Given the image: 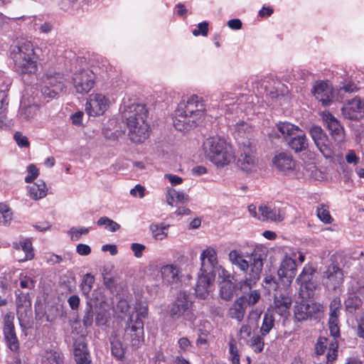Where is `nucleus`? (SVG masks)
<instances>
[{"label":"nucleus","instance_id":"nucleus-38","mask_svg":"<svg viewBox=\"0 0 364 364\" xmlns=\"http://www.w3.org/2000/svg\"><path fill=\"white\" fill-rule=\"evenodd\" d=\"M42 364H63V358L60 353L55 350H46L42 354Z\"/></svg>","mask_w":364,"mask_h":364},{"label":"nucleus","instance_id":"nucleus-9","mask_svg":"<svg viewBox=\"0 0 364 364\" xmlns=\"http://www.w3.org/2000/svg\"><path fill=\"white\" fill-rule=\"evenodd\" d=\"M296 263L295 259L289 255H285L282 259L277 270V276L281 285L284 289L289 288L296 274Z\"/></svg>","mask_w":364,"mask_h":364},{"label":"nucleus","instance_id":"nucleus-24","mask_svg":"<svg viewBox=\"0 0 364 364\" xmlns=\"http://www.w3.org/2000/svg\"><path fill=\"white\" fill-rule=\"evenodd\" d=\"M317 309L316 304L302 301L294 306L295 318L299 321L306 320L312 316Z\"/></svg>","mask_w":364,"mask_h":364},{"label":"nucleus","instance_id":"nucleus-26","mask_svg":"<svg viewBox=\"0 0 364 364\" xmlns=\"http://www.w3.org/2000/svg\"><path fill=\"white\" fill-rule=\"evenodd\" d=\"M288 144L296 153L306 150L309 146L308 139L303 130L289 139Z\"/></svg>","mask_w":364,"mask_h":364},{"label":"nucleus","instance_id":"nucleus-31","mask_svg":"<svg viewBox=\"0 0 364 364\" xmlns=\"http://www.w3.org/2000/svg\"><path fill=\"white\" fill-rule=\"evenodd\" d=\"M219 287V294L221 299L229 301L233 297L235 291V285L232 280L220 281Z\"/></svg>","mask_w":364,"mask_h":364},{"label":"nucleus","instance_id":"nucleus-41","mask_svg":"<svg viewBox=\"0 0 364 364\" xmlns=\"http://www.w3.org/2000/svg\"><path fill=\"white\" fill-rule=\"evenodd\" d=\"M98 226H104L108 231L114 232L119 230L120 225L107 217H101L97 221Z\"/></svg>","mask_w":364,"mask_h":364},{"label":"nucleus","instance_id":"nucleus-46","mask_svg":"<svg viewBox=\"0 0 364 364\" xmlns=\"http://www.w3.org/2000/svg\"><path fill=\"white\" fill-rule=\"evenodd\" d=\"M317 216L318 218L325 223H331L332 218L328 211V207L324 204L320 205L317 208Z\"/></svg>","mask_w":364,"mask_h":364},{"label":"nucleus","instance_id":"nucleus-28","mask_svg":"<svg viewBox=\"0 0 364 364\" xmlns=\"http://www.w3.org/2000/svg\"><path fill=\"white\" fill-rule=\"evenodd\" d=\"M74 354L77 364H91L90 353L85 343H77L75 347Z\"/></svg>","mask_w":364,"mask_h":364},{"label":"nucleus","instance_id":"nucleus-40","mask_svg":"<svg viewBox=\"0 0 364 364\" xmlns=\"http://www.w3.org/2000/svg\"><path fill=\"white\" fill-rule=\"evenodd\" d=\"M315 272L316 269L312 265L307 264L304 267L296 282L298 284L310 282V280L313 279Z\"/></svg>","mask_w":364,"mask_h":364},{"label":"nucleus","instance_id":"nucleus-4","mask_svg":"<svg viewBox=\"0 0 364 364\" xmlns=\"http://www.w3.org/2000/svg\"><path fill=\"white\" fill-rule=\"evenodd\" d=\"M148 317V305L136 301L125 321L124 341L138 348L144 341L143 318Z\"/></svg>","mask_w":364,"mask_h":364},{"label":"nucleus","instance_id":"nucleus-11","mask_svg":"<svg viewBox=\"0 0 364 364\" xmlns=\"http://www.w3.org/2000/svg\"><path fill=\"white\" fill-rule=\"evenodd\" d=\"M343 281V272L337 264H330L322 272V284L328 289L336 290Z\"/></svg>","mask_w":364,"mask_h":364},{"label":"nucleus","instance_id":"nucleus-10","mask_svg":"<svg viewBox=\"0 0 364 364\" xmlns=\"http://www.w3.org/2000/svg\"><path fill=\"white\" fill-rule=\"evenodd\" d=\"M310 135L317 149L326 159L333 157L334 151L327 134L321 127L313 126L309 130Z\"/></svg>","mask_w":364,"mask_h":364},{"label":"nucleus","instance_id":"nucleus-16","mask_svg":"<svg viewBox=\"0 0 364 364\" xmlns=\"http://www.w3.org/2000/svg\"><path fill=\"white\" fill-rule=\"evenodd\" d=\"M192 305L190 295L185 291H179L177 294L174 302L172 304L169 314L172 318L177 319L189 311Z\"/></svg>","mask_w":364,"mask_h":364},{"label":"nucleus","instance_id":"nucleus-1","mask_svg":"<svg viewBox=\"0 0 364 364\" xmlns=\"http://www.w3.org/2000/svg\"><path fill=\"white\" fill-rule=\"evenodd\" d=\"M267 250L264 247L256 246L250 255V261L236 250H231L228 259L232 264L245 273V279L240 282V286L251 287L259 279L263 267V261L267 257Z\"/></svg>","mask_w":364,"mask_h":364},{"label":"nucleus","instance_id":"nucleus-56","mask_svg":"<svg viewBox=\"0 0 364 364\" xmlns=\"http://www.w3.org/2000/svg\"><path fill=\"white\" fill-rule=\"evenodd\" d=\"M17 311L18 312L23 306L30 307L31 301L28 299V296L26 294L19 295L16 301Z\"/></svg>","mask_w":364,"mask_h":364},{"label":"nucleus","instance_id":"nucleus-27","mask_svg":"<svg viewBox=\"0 0 364 364\" xmlns=\"http://www.w3.org/2000/svg\"><path fill=\"white\" fill-rule=\"evenodd\" d=\"M12 246L16 250H23L25 253V257L20 259L21 262L31 260L34 257V252L31 239L26 238L18 242H14Z\"/></svg>","mask_w":364,"mask_h":364},{"label":"nucleus","instance_id":"nucleus-45","mask_svg":"<svg viewBox=\"0 0 364 364\" xmlns=\"http://www.w3.org/2000/svg\"><path fill=\"white\" fill-rule=\"evenodd\" d=\"M94 281H95V278L91 274L87 273L84 276L82 282L80 284V287H81L82 294L84 295H85V296L89 295L91 289H92Z\"/></svg>","mask_w":364,"mask_h":364},{"label":"nucleus","instance_id":"nucleus-37","mask_svg":"<svg viewBox=\"0 0 364 364\" xmlns=\"http://www.w3.org/2000/svg\"><path fill=\"white\" fill-rule=\"evenodd\" d=\"M238 101L237 96L232 93H223L220 97V107L222 109H225L227 112L234 109L235 103Z\"/></svg>","mask_w":364,"mask_h":364},{"label":"nucleus","instance_id":"nucleus-6","mask_svg":"<svg viewBox=\"0 0 364 364\" xmlns=\"http://www.w3.org/2000/svg\"><path fill=\"white\" fill-rule=\"evenodd\" d=\"M17 72L33 74L37 70V57L31 42L24 41L14 47L11 53Z\"/></svg>","mask_w":364,"mask_h":364},{"label":"nucleus","instance_id":"nucleus-22","mask_svg":"<svg viewBox=\"0 0 364 364\" xmlns=\"http://www.w3.org/2000/svg\"><path fill=\"white\" fill-rule=\"evenodd\" d=\"M314 95L324 106H328L333 100L331 86L326 82H317L314 87Z\"/></svg>","mask_w":364,"mask_h":364},{"label":"nucleus","instance_id":"nucleus-2","mask_svg":"<svg viewBox=\"0 0 364 364\" xmlns=\"http://www.w3.org/2000/svg\"><path fill=\"white\" fill-rule=\"evenodd\" d=\"M205 111V105L199 97L193 95L183 99L175 110L173 126L179 131L195 127L202 122Z\"/></svg>","mask_w":364,"mask_h":364},{"label":"nucleus","instance_id":"nucleus-5","mask_svg":"<svg viewBox=\"0 0 364 364\" xmlns=\"http://www.w3.org/2000/svg\"><path fill=\"white\" fill-rule=\"evenodd\" d=\"M203 147L209 160L218 167H223L230 164L234 159L231 145L220 137L207 139Z\"/></svg>","mask_w":364,"mask_h":364},{"label":"nucleus","instance_id":"nucleus-63","mask_svg":"<svg viewBox=\"0 0 364 364\" xmlns=\"http://www.w3.org/2000/svg\"><path fill=\"white\" fill-rule=\"evenodd\" d=\"M76 252L81 256H87L91 253V247L88 245L80 243L76 246Z\"/></svg>","mask_w":364,"mask_h":364},{"label":"nucleus","instance_id":"nucleus-51","mask_svg":"<svg viewBox=\"0 0 364 364\" xmlns=\"http://www.w3.org/2000/svg\"><path fill=\"white\" fill-rule=\"evenodd\" d=\"M250 130L251 127L244 121H240L235 125V131L238 136H243L244 134L250 132Z\"/></svg>","mask_w":364,"mask_h":364},{"label":"nucleus","instance_id":"nucleus-39","mask_svg":"<svg viewBox=\"0 0 364 364\" xmlns=\"http://www.w3.org/2000/svg\"><path fill=\"white\" fill-rule=\"evenodd\" d=\"M38 110V107L36 105H21L18 111V115L21 119L30 120L36 117Z\"/></svg>","mask_w":364,"mask_h":364},{"label":"nucleus","instance_id":"nucleus-43","mask_svg":"<svg viewBox=\"0 0 364 364\" xmlns=\"http://www.w3.org/2000/svg\"><path fill=\"white\" fill-rule=\"evenodd\" d=\"M262 337V334L255 335L248 341V345L255 353L263 350L264 343Z\"/></svg>","mask_w":364,"mask_h":364},{"label":"nucleus","instance_id":"nucleus-12","mask_svg":"<svg viewBox=\"0 0 364 364\" xmlns=\"http://www.w3.org/2000/svg\"><path fill=\"white\" fill-rule=\"evenodd\" d=\"M109 107V100L101 93L91 94L85 104V112L90 117L102 115Z\"/></svg>","mask_w":364,"mask_h":364},{"label":"nucleus","instance_id":"nucleus-32","mask_svg":"<svg viewBox=\"0 0 364 364\" xmlns=\"http://www.w3.org/2000/svg\"><path fill=\"white\" fill-rule=\"evenodd\" d=\"M277 321L274 314L267 310L263 316L262 323L260 327V333L262 336H267L274 328Z\"/></svg>","mask_w":364,"mask_h":364},{"label":"nucleus","instance_id":"nucleus-20","mask_svg":"<svg viewBox=\"0 0 364 364\" xmlns=\"http://www.w3.org/2000/svg\"><path fill=\"white\" fill-rule=\"evenodd\" d=\"M214 279V273L202 272V271H200L195 289L197 297L201 299H205L208 297Z\"/></svg>","mask_w":364,"mask_h":364},{"label":"nucleus","instance_id":"nucleus-52","mask_svg":"<svg viewBox=\"0 0 364 364\" xmlns=\"http://www.w3.org/2000/svg\"><path fill=\"white\" fill-rule=\"evenodd\" d=\"M52 1L60 9L68 11L73 8L77 0H52Z\"/></svg>","mask_w":364,"mask_h":364},{"label":"nucleus","instance_id":"nucleus-59","mask_svg":"<svg viewBox=\"0 0 364 364\" xmlns=\"http://www.w3.org/2000/svg\"><path fill=\"white\" fill-rule=\"evenodd\" d=\"M12 212L10 208H8L4 213L0 214V225H8L12 220Z\"/></svg>","mask_w":364,"mask_h":364},{"label":"nucleus","instance_id":"nucleus-30","mask_svg":"<svg viewBox=\"0 0 364 364\" xmlns=\"http://www.w3.org/2000/svg\"><path fill=\"white\" fill-rule=\"evenodd\" d=\"M166 202L168 205L173 206V204H185L188 203V196L183 192L177 191L173 188H168L166 194Z\"/></svg>","mask_w":364,"mask_h":364},{"label":"nucleus","instance_id":"nucleus-53","mask_svg":"<svg viewBox=\"0 0 364 364\" xmlns=\"http://www.w3.org/2000/svg\"><path fill=\"white\" fill-rule=\"evenodd\" d=\"M328 340L325 337H319L315 346V352L317 355H322L327 347Z\"/></svg>","mask_w":364,"mask_h":364},{"label":"nucleus","instance_id":"nucleus-3","mask_svg":"<svg viewBox=\"0 0 364 364\" xmlns=\"http://www.w3.org/2000/svg\"><path fill=\"white\" fill-rule=\"evenodd\" d=\"M148 111L144 105L132 104L124 106L122 118L129 129V137L134 143H141L149 137V129L146 123Z\"/></svg>","mask_w":364,"mask_h":364},{"label":"nucleus","instance_id":"nucleus-42","mask_svg":"<svg viewBox=\"0 0 364 364\" xmlns=\"http://www.w3.org/2000/svg\"><path fill=\"white\" fill-rule=\"evenodd\" d=\"M111 350L112 353L117 358L120 359L124 356L125 346L117 338L111 339Z\"/></svg>","mask_w":364,"mask_h":364},{"label":"nucleus","instance_id":"nucleus-64","mask_svg":"<svg viewBox=\"0 0 364 364\" xmlns=\"http://www.w3.org/2000/svg\"><path fill=\"white\" fill-rule=\"evenodd\" d=\"M144 191H145L144 187L138 184V185L135 186L134 188L131 189L130 194L132 196H134V197L139 196L140 198H144V196L145 195Z\"/></svg>","mask_w":364,"mask_h":364},{"label":"nucleus","instance_id":"nucleus-54","mask_svg":"<svg viewBox=\"0 0 364 364\" xmlns=\"http://www.w3.org/2000/svg\"><path fill=\"white\" fill-rule=\"evenodd\" d=\"M93 317L94 313L92 309V306H90L86 308L85 315L83 316L82 323L84 326L89 327L91 326L93 323Z\"/></svg>","mask_w":364,"mask_h":364},{"label":"nucleus","instance_id":"nucleus-18","mask_svg":"<svg viewBox=\"0 0 364 364\" xmlns=\"http://www.w3.org/2000/svg\"><path fill=\"white\" fill-rule=\"evenodd\" d=\"M342 113L346 118L359 120L364 117V102L355 97L346 102L342 108Z\"/></svg>","mask_w":364,"mask_h":364},{"label":"nucleus","instance_id":"nucleus-17","mask_svg":"<svg viewBox=\"0 0 364 364\" xmlns=\"http://www.w3.org/2000/svg\"><path fill=\"white\" fill-rule=\"evenodd\" d=\"M160 275L162 283L168 286L179 284L182 278L181 268L176 264L162 265L160 268Z\"/></svg>","mask_w":364,"mask_h":364},{"label":"nucleus","instance_id":"nucleus-61","mask_svg":"<svg viewBox=\"0 0 364 364\" xmlns=\"http://www.w3.org/2000/svg\"><path fill=\"white\" fill-rule=\"evenodd\" d=\"M230 354V360L232 364H240V358L237 353V347L235 344L230 343L229 348Z\"/></svg>","mask_w":364,"mask_h":364},{"label":"nucleus","instance_id":"nucleus-57","mask_svg":"<svg viewBox=\"0 0 364 364\" xmlns=\"http://www.w3.org/2000/svg\"><path fill=\"white\" fill-rule=\"evenodd\" d=\"M14 138L20 147H28L29 146V141L28 138L23 135L21 132H16Z\"/></svg>","mask_w":364,"mask_h":364},{"label":"nucleus","instance_id":"nucleus-62","mask_svg":"<svg viewBox=\"0 0 364 364\" xmlns=\"http://www.w3.org/2000/svg\"><path fill=\"white\" fill-rule=\"evenodd\" d=\"M252 333V328L248 324H243L240 329L239 335L240 339L247 341L248 338L251 336Z\"/></svg>","mask_w":364,"mask_h":364},{"label":"nucleus","instance_id":"nucleus-48","mask_svg":"<svg viewBox=\"0 0 364 364\" xmlns=\"http://www.w3.org/2000/svg\"><path fill=\"white\" fill-rule=\"evenodd\" d=\"M264 287L269 292L272 291H277L279 287V283L276 281L275 278L272 276H267L264 279Z\"/></svg>","mask_w":364,"mask_h":364},{"label":"nucleus","instance_id":"nucleus-15","mask_svg":"<svg viewBox=\"0 0 364 364\" xmlns=\"http://www.w3.org/2000/svg\"><path fill=\"white\" fill-rule=\"evenodd\" d=\"M321 117L333 140L338 144L343 142L345 132L340 122L328 111L323 112Z\"/></svg>","mask_w":364,"mask_h":364},{"label":"nucleus","instance_id":"nucleus-13","mask_svg":"<svg viewBox=\"0 0 364 364\" xmlns=\"http://www.w3.org/2000/svg\"><path fill=\"white\" fill-rule=\"evenodd\" d=\"M291 298L286 294H275L273 302L269 306L267 310L276 314L283 319H287L289 315V310L291 306Z\"/></svg>","mask_w":364,"mask_h":364},{"label":"nucleus","instance_id":"nucleus-19","mask_svg":"<svg viewBox=\"0 0 364 364\" xmlns=\"http://www.w3.org/2000/svg\"><path fill=\"white\" fill-rule=\"evenodd\" d=\"M200 271H202V272L214 273V269L218 265L216 250L213 247H208L200 253Z\"/></svg>","mask_w":364,"mask_h":364},{"label":"nucleus","instance_id":"nucleus-50","mask_svg":"<svg viewBox=\"0 0 364 364\" xmlns=\"http://www.w3.org/2000/svg\"><path fill=\"white\" fill-rule=\"evenodd\" d=\"M116 309L117 311L121 312L124 316L129 318V314H132V307L129 305L126 300L122 299L117 303Z\"/></svg>","mask_w":364,"mask_h":364},{"label":"nucleus","instance_id":"nucleus-29","mask_svg":"<svg viewBox=\"0 0 364 364\" xmlns=\"http://www.w3.org/2000/svg\"><path fill=\"white\" fill-rule=\"evenodd\" d=\"M247 306L244 304L242 299H237L232 304L228 311L229 316L241 321L245 314Z\"/></svg>","mask_w":364,"mask_h":364},{"label":"nucleus","instance_id":"nucleus-58","mask_svg":"<svg viewBox=\"0 0 364 364\" xmlns=\"http://www.w3.org/2000/svg\"><path fill=\"white\" fill-rule=\"evenodd\" d=\"M132 251L134 252V255L136 258H140L143 255V252L146 249V246L141 243H132L130 247Z\"/></svg>","mask_w":364,"mask_h":364},{"label":"nucleus","instance_id":"nucleus-35","mask_svg":"<svg viewBox=\"0 0 364 364\" xmlns=\"http://www.w3.org/2000/svg\"><path fill=\"white\" fill-rule=\"evenodd\" d=\"M169 225L163 223L151 224L149 227L152 237L156 240H163L168 236Z\"/></svg>","mask_w":364,"mask_h":364},{"label":"nucleus","instance_id":"nucleus-44","mask_svg":"<svg viewBox=\"0 0 364 364\" xmlns=\"http://www.w3.org/2000/svg\"><path fill=\"white\" fill-rule=\"evenodd\" d=\"M90 231V228L85 227H73L68 231V235L71 240L77 241L82 235H87Z\"/></svg>","mask_w":364,"mask_h":364},{"label":"nucleus","instance_id":"nucleus-8","mask_svg":"<svg viewBox=\"0 0 364 364\" xmlns=\"http://www.w3.org/2000/svg\"><path fill=\"white\" fill-rule=\"evenodd\" d=\"M65 88V79L60 73L47 72L42 77V93L50 98H54Z\"/></svg>","mask_w":364,"mask_h":364},{"label":"nucleus","instance_id":"nucleus-34","mask_svg":"<svg viewBox=\"0 0 364 364\" xmlns=\"http://www.w3.org/2000/svg\"><path fill=\"white\" fill-rule=\"evenodd\" d=\"M3 331L7 347L14 353H18L20 345L15 329L3 330Z\"/></svg>","mask_w":364,"mask_h":364},{"label":"nucleus","instance_id":"nucleus-7","mask_svg":"<svg viewBox=\"0 0 364 364\" xmlns=\"http://www.w3.org/2000/svg\"><path fill=\"white\" fill-rule=\"evenodd\" d=\"M239 155L237 159V166L240 170L246 173L257 171L258 159L256 151L248 139L239 141Z\"/></svg>","mask_w":364,"mask_h":364},{"label":"nucleus","instance_id":"nucleus-23","mask_svg":"<svg viewBox=\"0 0 364 364\" xmlns=\"http://www.w3.org/2000/svg\"><path fill=\"white\" fill-rule=\"evenodd\" d=\"M273 164L279 171L288 172L293 171L296 166V161L290 154L282 152L276 155L272 160Z\"/></svg>","mask_w":364,"mask_h":364},{"label":"nucleus","instance_id":"nucleus-33","mask_svg":"<svg viewBox=\"0 0 364 364\" xmlns=\"http://www.w3.org/2000/svg\"><path fill=\"white\" fill-rule=\"evenodd\" d=\"M246 287L250 289V291L244 292L243 294L239 298L242 299V301H244V304L247 306H254L261 299L260 292L258 290L252 289V286L251 287H249L247 286H244L242 288L240 287V288L242 289H244Z\"/></svg>","mask_w":364,"mask_h":364},{"label":"nucleus","instance_id":"nucleus-47","mask_svg":"<svg viewBox=\"0 0 364 364\" xmlns=\"http://www.w3.org/2000/svg\"><path fill=\"white\" fill-rule=\"evenodd\" d=\"M338 347V344L337 341H332L329 345L326 364H333V362L337 358Z\"/></svg>","mask_w":364,"mask_h":364},{"label":"nucleus","instance_id":"nucleus-60","mask_svg":"<svg viewBox=\"0 0 364 364\" xmlns=\"http://www.w3.org/2000/svg\"><path fill=\"white\" fill-rule=\"evenodd\" d=\"M208 23L206 21L200 23L198 25V28L193 31V35L195 36H198L199 35L206 36L208 35Z\"/></svg>","mask_w":364,"mask_h":364},{"label":"nucleus","instance_id":"nucleus-36","mask_svg":"<svg viewBox=\"0 0 364 364\" xmlns=\"http://www.w3.org/2000/svg\"><path fill=\"white\" fill-rule=\"evenodd\" d=\"M277 127L284 137L289 136V138H291L301 130L298 126L287 122L278 123Z\"/></svg>","mask_w":364,"mask_h":364},{"label":"nucleus","instance_id":"nucleus-14","mask_svg":"<svg viewBox=\"0 0 364 364\" xmlns=\"http://www.w3.org/2000/svg\"><path fill=\"white\" fill-rule=\"evenodd\" d=\"M95 74L90 70H82L74 74L73 83L76 92L86 94L93 87Z\"/></svg>","mask_w":364,"mask_h":364},{"label":"nucleus","instance_id":"nucleus-55","mask_svg":"<svg viewBox=\"0 0 364 364\" xmlns=\"http://www.w3.org/2000/svg\"><path fill=\"white\" fill-rule=\"evenodd\" d=\"M14 314L12 312L7 313L4 318V329L3 330H12L14 328Z\"/></svg>","mask_w":364,"mask_h":364},{"label":"nucleus","instance_id":"nucleus-25","mask_svg":"<svg viewBox=\"0 0 364 364\" xmlns=\"http://www.w3.org/2000/svg\"><path fill=\"white\" fill-rule=\"evenodd\" d=\"M28 196L33 200H38L45 198L48 194L46 183L41 180L27 186Z\"/></svg>","mask_w":364,"mask_h":364},{"label":"nucleus","instance_id":"nucleus-21","mask_svg":"<svg viewBox=\"0 0 364 364\" xmlns=\"http://www.w3.org/2000/svg\"><path fill=\"white\" fill-rule=\"evenodd\" d=\"M258 219L262 221H282L285 213L280 208L273 205H262L259 207Z\"/></svg>","mask_w":364,"mask_h":364},{"label":"nucleus","instance_id":"nucleus-49","mask_svg":"<svg viewBox=\"0 0 364 364\" xmlns=\"http://www.w3.org/2000/svg\"><path fill=\"white\" fill-rule=\"evenodd\" d=\"M27 172L28 175L25 178V182L27 183H32L39 175V170L34 164L28 166Z\"/></svg>","mask_w":364,"mask_h":364}]
</instances>
